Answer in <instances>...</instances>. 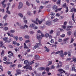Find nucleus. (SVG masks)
<instances>
[{"instance_id":"obj_1","label":"nucleus","mask_w":76,"mask_h":76,"mask_svg":"<svg viewBox=\"0 0 76 76\" xmlns=\"http://www.w3.org/2000/svg\"><path fill=\"white\" fill-rule=\"evenodd\" d=\"M41 35H39L38 34H37V38L38 39H41L42 37H44V35L41 32Z\"/></svg>"},{"instance_id":"obj_2","label":"nucleus","mask_w":76,"mask_h":76,"mask_svg":"<svg viewBox=\"0 0 76 76\" xmlns=\"http://www.w3.org/2000/svg\"><path fill=\"white\" fill-rule=\"evenodd\" d=\"M23 68L24 69H29L30 70H32V67L31 66H30L28 65H26L25 66H24Z\"/></svg>"},{"instance_id":"obj_3","label":"nucleus","mask_w":76,"mask_h":76,"mask_svg":"<svg viewBox=\"0 0 76 76\" xmlns=\"http://www.w3.org/2000/svg\"><path fill=\"white\" fill-rule=\"evenodd\" d=\"M8 54H10L8 55V57H9V58H11L13 56V54L12 53L11 51H8Z\"/></svg>"},{"instance_id":"obj_4","label":"nucleus","mask_w":76,"mask_h":76,"mask_svg":"<svg viewBox=\"0 0 76 76\" xmlns=\"http://www.w3.org/2000/svg\"><path fill=\"white\" fill-rule=\"evenodd\" d=\"M36 22H38L39 23V24H41V23H42V22L44 21V20L42 19L41 21L39 20L38 19V18H37L36 19Z\"/></svg>"},{"instance_id":"obj_5","label":"nucleus","mask_w":76,"mask_h":76,"mask_svg":"<svg viewBox=\"0 0 76 76\" xmlns=\"http://www.w3.org/2000/svg\"><path fill=\"white\" fill-rule=\"evenodd\" d=\"M23 7V4L22 2H20L19 3V5L18 7V8L19 9H21L22 7Z\"/></svg>"},{"instance_id":"obj_6","label":"nucleus","mask_w":76,"mask_h":76,"mask_svg":"<svg viewBox=\"0 0 76 76\" xmlns=\"http://www.w3.org/2000/svg\"><path fill=\"white\" fill-rule=\"evenodd\" d=\"M73 26H68L66 27V31H69L70 30V28H73Z\"/></svg>"},{"instance_id":"obj_7","label":"nucleus","mask_w":76,"mask_h":76,"mask_svg":"<svg viewBox=\"0 0 76 76\" xmlns=\"http://www.w3.org/2000/svg\"><path fill=\"white\" fill-rule=\"evenodd\" d=\"M5 1H6V0H4L1 3L2 4V6L4 8H5L6 7V5L5 4H4V3H5Z\"/></svg>"},{"instance_id":"obj_8","label":"nucleus","mask_w":76,"mask_h":76,"mask_svg":"<svg viewBox=\"0 0 76 76\" xmlns=\"http://www.w3.org/2000/svg\"><path fill=\"white\" fill-rule=\"evenodd\" d=\"M34 58L35 60H39L40 58V57L38 55H37L34 56Z\"/></svg>"},{"instance_id":"obj_9","label":"nucleus","mask_w":76,"mask_h":76,"mask_svg":"<svg viewBox=\"0 0 76 76\" xmlns=\"http://www.w3.org/2000/svg\"><path fill=\"white\" fill-rule=\"evenodd\" d=\"M39 47V45H38V43H36V45L34 46L33 48L34 50H35V49H37V48Z\"/></svg>"},{"instance_id":"obj_10","label":"nucleus","mask_w":76,"mask_h":76,"mask_svg":"<svg viewBox=\"0 0 76 76\" xmlns=\"http://www.w3.org/2000/svg\"><path fill=\"white\" fill-rule=\"evenodd\" d=\"M58 72H61V73H66V72L64 70H63L61 69H58Z\"/></svg>"},{"instance_id":"obj_11","label":"nucleus","mask_w":76,"mask_h":76,"mask_svg":"<svg viewBox=\"0 0 76 76\" xmlns=\"http://www.w3.org/2000/svg\"><path fill=\"white\" fill-rule=\"evenodd\" d=\"M46 24L47 25L50 26V25L51 24V21H48L46 22Z\"/></svg>"},{"instance_id":"obj_12","label":"nucleus","mask_w":76,"mask_h":76,"mask_svg":"<svg viewBox=\"0 0 76 76\" xmlns=\"http://www.w3.org/2000/svg\"><path fill=\"white\" fill-rule=\"evenodd\" d=\"M70 12H76V9L75 8H73L72 9H71L70 10Z\"/></svg>"},{"instance_id":"obj_13","label":"nucleus","mask_w":76,"mask_h":76,"mask_svg":"<svg viewBox=\"0 0 76 76\" xmlns=\"http://www.w3.org/2000/svg\"><path fill=\"white\" fill-rule=\"evenodd\" d=\"M7 11H6V12L7 13H8V14H11V13H10V11H9V7H7Z\"/></svg>"},{"instance_id":"obj_14","label":"nucleus","mask_w":76,"mask_h":76,"mask_svg":"<svg viewBox=\"0 0 76 76\" xmlns=\"http://www.w3.org/2000/svg\"><path fill=\"white\" fill-rule=\"evenodd\" d=\"M24 49H28V46L26 45V43H24Z\"/></svg>"},{"instance_id":"obj_15","label":"nucleus","mask_w":76,"mask_h":76,"mask_svg":"<svg viewBox=\"0 0 76 76\" xmlns=\"http://www.w3.org/2000/svg\"><path fill=\"white\" fill-rule=\"evenodd\" d=\"M16 72L18 73V74H21V71L20 69H17L16 70Z\"/></svg>"},{"instance_id":"obj_16","label":"nucleus","mask_w":76,"mask_h":76,"mask_svg":"<svg viewBox=\"0 0 76 76\" xmlns=\"http://www.w3.org/2000/svg\"><path fill=\"white\" fill-rule=\"evenodd\" d=\"M45 68V67H41L38 68V69L39 70H44Z\"/></svg>"},{"instance_id":"obj_17","label":"nucleus","mask_w":76,"mask_h":76,"mask_svg":"<svg viewBox=\"0 0 76 76\" xmlns=\"http://www.w3.org/2000/svg\"><path fill=\"white\" fill-rule=\"evenodd\" d=\"M24 63L25 64H29V62L28 61L26 60L24 61Z\"/></svg>"},{"instance_id":"obj_18","label":"nucleus","mask_w":76,"mask_h":76,"mask_svg":"<svg viewBox=\"0 0 76 76\" xmlns=\"http://www.w3.org/2000/svg\"><path fill=\"white\" fill-rule=\"evenodd\" d=\"M44 48L45 49L46 51H47L48 53V52L50 51V49H48V48H47V47L45 46L44 47Z\"/></svg>"},{"instance_id":"obj_19","label":"nucleus","mask_w":76,"mask_h":76,"mask_svg":"<svg viewBox=\"0 0 76 76\" xmlns=\"http://www.w3.org/2000/svg\"><path fill=\"white\" fill-rule=\"evenodd\" d=\"M57 64H58V65L56 67L57 68L61 67H62V64H61L60 65H59V63H58Z\"/></svg>"},{"instance_id":"obj_20","label":"nucleus","mask_w":76,"mask_h":76,"mask_svg":"<svg viewBox=\"0 0 76 76\" xmlns=\"http://www.w3.org/2000/svg\"><path fill=\"white\" fill-rule=\"evenodd\" d=\"M25 38H26V39H29V36L28 35H26L24 36Z\"/></svg>"},{"instance_id":"obj_21","label":"nucleus","mask_w":76,"mask_h":76,"mask_svg":"<svg viewBox=\"0 0 76 76\" xmlns=\"http://www.w3.org/2000/svg\"><path fill=\"white\" fill-rule=\"evenodd\" d=\"M0 44L1 47H3V41H0Z\"/></svg>"},{"instance_id":"obj_22","label":"nucleus","mask_w":76,"mask_h":76,"mask_svg":"<svg viewBox=\"0 0 76 76\" xmlns=\"http://www.w3.org/2000/svg\"><path fill=\"white\" fill-rule=\"evenodd\" d=\"M72 18L74 22H75V16L74 15V13L72 15Z\"/></svg>"},{"instance_id":"obj_23","label":"nucleus","mask_w":76,"mask_h":76,"mask_svg":"<svg viewBox=\"0 0 76 76\" xmlns=\"http://www.w3.org/2000/svg\"><path fill=\"white\" fill-rule=\"evenodd\" d=\"M15 39L16 41H18V37L17 36H14L13 37Z\"/></svg>"},{"instance_id":"obj_24","label":"nucleus","mask_w":76,"mask_h":76,"mask_svg":"<svg viewBox=\"0 0 76 76\" xmlns=\"http://www.w3.org/2000/svg\"><path fill=\"white\" fill-rule=\"evenodd\" d=\"M18 15L19 16H20V18H23V14H22V13H19L18 14Z\"/></svg>"},{"instance_id":"obj_25","label":"nucleus","mask_w":76,"mask_h":76,"mask_svg":"<svg viewBox=\"0 0 76 76\" xmlns=\"http://www.w3.org/2000/svg\"><path fill=\"white\" fill-rule=\"evenodd\" d=\"M53 9H54V10H55V9H57V6L54 5L53 7Z\"/></svg>"},{"instance_id":"obj_26","label":"nucleus","mask_w":76,"mask_h":76,"mask_svg":"<svg viewBox=\"0 0 76 76\" xmlns=\"http://www.w3.org/2000/svg\"><path fill=\"white\" fill-rule=\"evenodd\" d=\"M35 60H33L32 61L30 62L29 64H28V65H31V64H34V61Z\"/></svg>"},{"instance_id":"obj_27","label":"nucleus","mask_w":76,"mask_h":76,"mask_svg":"<svg viewBox=\"0 0 76 76\" xmlns=\"http://www.w3.org/2000/svg\"><path fill=\"white\" fill-rule=\"evenodd\" d=\"M7 39H8V37H7L4 38L3 39V40H4V41H6Z\"/></svg>"},{"instance_id":"obj_28","label":"nucleus","mask_w":76,"mask_h":76,"mask_svg":"<svg viewBox=\"0 0 76 76\" xmlns=\"http://www.w3.org/2000/svg\"><path fill=\"white\" fill-rule=\"evenodd\" d=\"M50 42H51L52 44H53V43L54 42V39H51L50 40Z\"/></svg>"},{"instance_id":"obj_29","label":"nucleus","mask_w":76,"mask_h":76,"mask_svg":"<svg viewBox=\"0 0 76 76\" xmlns=\"http://www.w3.org/2000/svg\"><path fill=\"white\" fill-rule=\"evenodd\" d=\"M58 20V19L57 18H56L54 20H53V22H57Z\"/></svg>"},{"instance_id":"obj_30","label":"nucleus","mask_w":76,"mask_h":76,"mask_svg":"<svg viewBox=\"0 0 76 76\" xmlns=\"http://www.w3.org/2000/svg\"><path fill=\"white\" fill-rule=\"evenodd\" d=\"M35 26V24H31L30 25L29 27H30V28H32L34 27Z\"/></svg>"},{"instance_id":"obj_31","label":"nucleus","mask_w":76,"mask_h":76,"mask_svg":"<svg viewBox=\"0 0 76 76\" xmlns=\"http://www.w3.org/2000/svg\"><path fill=\"white\" fill-rule=\"evenodd\" d=\"M46 70L47 73H48L49 72V70H50V68L48 67H47Z\"/></svg>"},{"instance_id":"obj_32","label":"nucleus","mask_w":76,"mask_h":76,"mask_svg":"<svg viewBox=\"0 0 76 76\" xmlns=\"http://www.w3.org/2000/svg\"><path fill=\"white\" fill-rule=\"evenodd\" d=\"M45 37L46 38H48L49 36V34L48 33H46L45 34Z\"/></svg>"},{"instance_id":"obj_33","label":"nucleus","mask_w":76,"mask_h":76,"mask_svg":"<svg viewBox=\"0 0 76 76\" xmlns=\"http://www.w3.org/2000/svg\"><path fill=\"white\" fill-rule=\"evenodd\" d=\"M20 28L21 29H24L25 28V26H20Z\"/></svg>"},{"instance_id":"obj_34","label":"nucleus","mask_w":76,"mask_h":76,"mask_svg":"<svg viewBox=\"0 0 76 76\" xmlns=\"http://www.w3.org/2000/svg\"><path fill=\"white\" fill-rule=\"evenodd\" d=\"M61 27L63 29H66V26L63 25L61 26Z\"/></svg>"},{"instance_id":"obj_35","label":"nucleus","mask_w":76,"mask_h":76,"mask_svg":"<svg viewBox=\"0 0 76 76\" xmlns=\"http://www.w3.org/2000/svg\"><path fill=\"white\" fill-rule=\"evenodd\" d=\"M8 16L7 14H6L4 17L3 19H6V18H7Z\"/></svg>"},{"instance_id":"obj_36","label":"nucleus","mask_w":76,"mask_h":76,"mask_svg":"<svg viewBox=\"0 0 76 76\" xmlns=\"http://www.w3.org/2000/svg\"><path fill=\"white\" fill-rule=\"evenodd\" d=\"M72 59L73 61L76 63V58L75 57H73Z\"/></svg>"},{"instance_id":"obj_37","label":"nucleus","mask_w":76,"mask_h":76,"mask_svg":"<svg viewBox=\"0 0 76 76\" xmlns=\"http://www.w3.org/2000/svg\"><path fill=\"white\" fill-rule=\"evenodd\" d=\"M56 36H59L60 35V32H57L56 33Z\"/></svg>"},{"instance_id":"obj_38","label":"nucleus","mask_w":76,"mask_h":76,"mask_svg":"<svg viewBox=\"0 0 76 76\" xmlns=\"http://www.w3.org/2000/svg\"><path fill=\"white\" fill-rule=\"evenodd\" d=\"M25 43H28V42H30V40H26L25 41Z\"/></svg>"},{"instance_id":"obj_39","label":"nucleus","mask_w":76,"mask_h":76,"mask_svg":"<svg viewBox=\"0 0 76 76\" xmlns=\"http://www.w3.org/2000/svg\"><path fill=\"white\" fill-rule=\"evenodd\" d=\"M67 34L68 35H71V31H69L67 33Z\"/></svg>"},{"instance_id":"obj_40","label":"nucleus","mask_w":76,"mask_h":76,"mask_svg":"<svg viewBox=\"0 0 76 76\" xmlns=\"http://www.w3.org/2000/svg\"><path fill=\"white\" fill-rule=\"evenodd\" d=\"M8 27H6L5 28H4V30H5V31H7L8 30Z\"/></svg>"},{"instance_id":"obj_41","label":"nucleus","mask_w":76,"mask_h":76,"mask_svg":"<svg viewBox=\"0 0 76 76\" xmlns=\"http://www.w3.org/2000/svg\"><path fill=\"white\" fill-rule=\"evenodd\" d=\"M53 32H54V31L53 30H51L50 31V34H52Z\"/></svg>"},{"instance_id":"obj_42","label":"nucleus","mask_w":76,"mask_h":76,"mask_svg":"<svg viewBox=\"0 0 76 76\" xmlns=\"http://www.w3.org/2000/svg\"><path fill=\"white\" fill-rule=\"evenodd\" d=\"M66 10L65 11L66 13H67L69 11V8L68 7H66Z\"/></svg>"},{"instance_id":"obj_43","label":"nucleus","mask_w":76,"mask_h":76,"mask_svg":"<svg viewBox=\"0 0 76 76\" xmlns=\"http://www.w3.org/2000/svg\"><path fill=\"white\" fill-rule=\"evenodd\" d=\"M31 21L32 22H34V23H35V24H36V25H38V23L36 22L35 21H34V20H32Z\"/></svg>"},{"instance_id":"obj_44","label":"nucleus","mask_w":76,"mask_h":76,"mask_svg":"<svg viewBox=\"0 0 76 76\" xmlns=\"http://www.w3.org/2000/svg\"><path fill=\"white\" fill-rule=\"evenodd\" d=\"M61 1V0H58L57 2V4H60Z\"/></svg>"},{"instance_id":"obj_45","label":"nucleus","mask_w":76,"mask_h":76,"mask_svg":"<svg viewBox=\"0 0 76 76\" xmlns=\"http://www.w3.org/2000/svg\"><path fill=\"white\" fill-rule=\"evenodd\" d=\"M27 14L28 15H32V14H31V12L30 11H28L27 12Z\"/></svg>"},{"instance_id":"obj_46","label":"nucleus","mask_w":76,"mask_h":76,"mask_svg":"<svg viewBox=\"0 0 76 76\" xmlns=\"http://www.w3.org/2000/svg\"><path fill=\"white\" fill-rule=\"evenodd\" d=\"M60 15H61L60 14H58V13H57L56 14V16L57 17H59L60 16Z\"/></svg>"},{"instance_id":"obj_47","label":"nucleus","mask_w":76,"mask_h":76,"mask_svg":"<svg viewBox=\"0 0 76 76\" xmlns=\"http://www.w3.org/2000/svg\"><path fill=\"white\" fill-rule=\"evenodd\" d=\"M4 50H2V52L1 53V55H3V54H4Z\"/></svg>"},{"instance_id":"obj_48","label":"nucleus","mask_w":76,"mask_h":76,"mask_svg":"<svg viewBox=\"0 0 76 76\" xmlns=\"http://www.w3.org/2000/svg\"><path fill=\"white\" fill-rule=\"evenodd\" d=\"M63 7H64V8H66V7H67V6H66V4H64L63 5Z\"/></svg>"},{"instance_id":"obj_49","label":"nucleus","mask_w":76,"mask_h":76,"mask_svg":"<svg viewBox=\"0 0 76 76\" xmlns=\"http://www.w3.org/2000/svg\"><path fill=\"white\" fill-rule=\"evenodd\" d=\"M26 4L27 6H28L30 5V4H29V2H28V1H27L26 2Z\"/></svg>"},{"instance_id":"obj_50","label":"nucleus","mask_w":76,"mask_h":76,"mask_svg":"<svg viewBox=\"0 0 76 76\" xmlns=\"http://www.w3.org/2000/svg\"><path fill=\"white\" fill-rule=\"evenodd\" d=\"M19 40L21 41H22L23 40V38L22 37H19Z\"/></svg>"},{"instance_id":"obj_51","label":"nucleus","mask_w":76,"mask_h":76,"mask_svg":"<svg viewBox=\"0 0 76 76\" xmlns=\"http://www.w3.org/2000/svg\"><path fill=\"white\" fill-rule=\"evenodd\" d=\"M71 60H72V58H68L66 59V61H70Z\"/></svg>"},{"instance_id":"obj_52","label":"nucleus","mask_w":76,"mask_h":76,"mask_svg":"<svg viewBox=\"0 0 76 76\" xmlns=\"http://www.w3.org/2000/svg\"><path fill=\"white\" fill-rule=\"evenodd\" d=\"M24 22L25 24H26V23H28V21L26 20H24Z\"/></svg>"},{"instance_id":"obj_53","label":"nucleus","mask_w":76,"mask_h":76,"mask_svg":"<svg viewBox=\"0 0 76 76\" xmlns=\"http://www.w3.org/2000/svg\"><path fill=\"white\" fill-rule=\"evenodd\" d=\"M15 30H11L10 31V32H11L12 33H14V32H15Z\"/></svg>"},{"instance_id":"obj_54","label":"nucleus","mask_w":76,"mask_h":76,"mask_svg":"<svg viewBox=\"0 0 76 76\" xmlns=\"http://www.w3.org/2000/svg\"><path fill=\"white\" fill-rule=\"evenodd\" d=\"M69 66H66V67H65V69L66 70H68V69H69Z\"/></svg>"},{"instance_id":"obj_55","label":"nucleus","mask_w":76,"mask_h":76,"mask_svg":"<svg viewBox=\"0 0 76 76\" xmlns=\"http://www.w3.org/2000/svg\"><path fill=\"white\" fill-rule=\"evenodd\" d=\"M39 65V64L38 63H37L35 64V67H37V66H38Z\"/></svg>"},{"instance_id":"obj_56","label":"nucleus","mask_w":76,"mask_h":76,"mask_svg":"<svg viewBox=\"0 0 76 76\" xmlns=\"http://www.w3.org/2000/svg\"><path fill=\"white\" fill-rule=\"evenodd\" d=\"M53 38V36L51 35H49V39H51Z\"/></svg>"},{"instance_id":"obj_57","label":"nucleus","mask_w":76,"mask_h":76,"mask_svg":"<svg viewBox=\"0 0 76 76\" xmlns=\"http://www.w3.org/2000/svg\"><path fill=\"white\" fill-rule=\"evenodd\" d=\"M0 10L1 12H2V13H4V9H3L2 10L1 9H0Z\"/></svg>"},{"instance_id":"obj_58","label":"nucleus","mask_w":76,"mask_h":76,"mask_svg":"<svg viewBox=\"0 0 76 76\" xmlns=\"http://www.w3.org/2000/svg\"><path fill=\"white\" fill-rule=\"evenodd\" d=\"M68 56L69 57H70V56H71L70 52H68Z\"/></svg>"},{"instance_id":"obj_59","label":"nucleus","mask_w":76,"mask_h":76,"mask_svg":"<svg viewBox=\"0 0 76 76\" xmlns=\"http://www.w3.org/2000/svg\"><path fill=\"white\" fill-rule=\"evenodd\" d=\"M62 41H63V40H62V39H60L58 40V42H62Z\"/></svg>"},{"instance_id":"obj_60","label":"nucleus","mask_w":76,"mask_h":76,"mask_svg":"<svg viewBox=\"0 0 76 76\" xmlns=\"http://www.w3.org/2000/svg\"><path fill=\"white\" fill-rule=\"evenodd\" d=\"M60 56H61V57H64V54L63 53L61 54Z\"/></svg>"},{"instance_id":"obj_61","label":"nucleus","mask_w":76,"mask_h":76,"mask_svg":"<svg viewBox=\"0 0 76 76\" xmlns=\"http://www.w3.org/2000/svg\"><path fill=\"white\" fill-rule=\"evenodd\" d=\"M69 38H67L64 39V40L65 41H67V40H69Z\"/></svg>"},{"instance_id":"obj_62","label":"nucleus","mask_w":76,"mask_h":76,"mask_svg":"<svg viewBox=\"0 0 76 76\" xmlns=\"http://www.w3.org/2000/svg\"><path fill=\"white\" fill-rule=\"evenodd\" d=\"M61 37H62V38H64V37H65V34H63L61 35Z\"/></svg>"},{"instance_id":"obj_63","label":"nucleus","mask_w":76,"mask_h":76,"mask_svg":"<svg viewBox=\"0 0 76 76\" xmlns=\"http://www.w3.org/2000/svg\"><path fill=\"white\" fill-rule=\"evenodd\" d=\"M38 27L37 26H35L34 27V29H38Z\"/></svg>"},{"instance_id":"obj_64","label":"nucleus","mask_w":76,"mask_h":76,"mask_svg":"<svg viewBox=\"0 0 76 76\" xmlns=\"http://www.w3.org/2000/svg\"><path fill=\"white\" fill-rule=\"evenodd\" d=\"M74 37H76V30H75L74 33Z\"/></svg>"}]
</instances>
